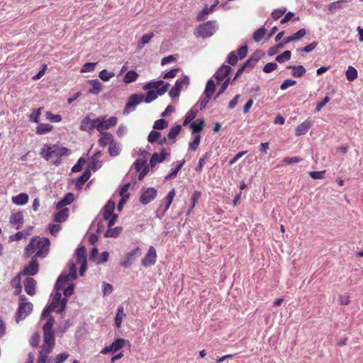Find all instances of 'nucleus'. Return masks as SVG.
Segmentation results:
<instances>
[{
	"label": "nucleus",
	"instance_id": "e2e57ef3",
	"mask_svg": "<svg viewBox=\"0 0 363 363\" xmlns=\"http://www.w3.org/2000/svg\"><path fill=\"white\" fill-rule=\"evenodd\" d=\"M41 110L42 108H39L38 110H33L30 115V120L35 123H38Z\"/></svg>",
	"mask_w": 363,
	"mask_h": 363
},
{
	"label": "nucleus",
	"instance_id": "0e129e2a",
	"mask_svg": "<svg viewBox=\"0 0 363 363\" xmlns=\"http://www.w3.org/2000/svg\"><path fill=\"white\" fill-rule=\"evenodd\" d=\"M201 137L199 135H196L191 143H189V148L191 150H196L200 143Z\"/></svg>",
	"mask_w": 363,
	"mask_h": 363
},
{
	"label": "nucleus",
	"instance_id": "4be33fe9",
	"mask_svg": "<svg viewBox=\"0 0 363 363\" xmlns=\"http://www.w3.org/2000/svg\"><path fill=\"white\" fill-rule=\"evenodd\" d=\"M35 286H36V281L33 278L28 277L25 279V281H24L25 291L29 296H33L35 294Z\"/></svg>",
	"mask_w": 363,
	"mask_h": 363
},
{
	"label": "nucleus",
	"instance_id": "7ed1b4c3",
	"mask_svg": "<svg viewBox=\"0 0 363 363\" xmlns=\"http://www.w3.org/2000/svg\"><path fill=\"white\" fill-rule=\"evenodd\" d=\"M216 30V21H208L199 25L194 31L196 37L208 38L213 35Z\"/></svg>",
	"mask_w": 363,
	"mask_h": 363
},
{
	"label": "nucleus",
	"instance_id": "7c9ffc66",
	"mask_svg": "<svg viewBox=\"0 0 363 363\" xmlns=\"http://www.w3.org/2000/svg\"><path fill=\"white\" fill-rule=\"evenodd\" d=\"M74 201V195L72 193H68L56 205L57 209H60L64 206L70 204Z\"/></svg>",
	"mask_w": 363,
	"mask_h": 363
},
{
	"label": "nucleus",
	"instance_id": "13d9d810",
	"mask_svg": "<svg viewBox=\"0 0 363 363\" xmlns=\"http://www.w3.org/2000/svg\"><path fill=\"white\" fill-rule=\"evenodd\" d=\"M257 60H253L252 58L251 59H249L243 65L241 68H240L237 72H236V74H235V79L238 77L243 72L244 69L248 66H252L253 67V62H257Z\"/></svg>",
	"mask_w": 363,
	"mask_h": 363
},
{
	"label": "nucleus",
	"instance_id": "20e7f679",
	"mask_svg": "<svg viewBox=\"0 0 363 363\" xmlns=\"http://www.w3.org/2000/svg\"><path fill=\"white\" fill-rule=\"evenodd\" d=\"M215 82L212 79H209L206 85L205 90L203 91V95L200 98L197 104L196 105L199 106V109L202 110L206 108L207 104L209 102L211 96L215 91Z\"/></svg>",
	"mask_w": 363,
	"mask_h": 363
},
{
	"label": "nucleus",
	"instance_id": "4468645a",
	"mask_svg": "<svg viewBox=\"0 0 363 363\" xmlns=\"http://www.w3.org/2000/svg\"><path fill=\"white\" fill-rule=\"evenodd\" d=\"M98 123V118L91 120L89 116H86L84 118L80 123L79 129L83 131H92L95 128L97 129Z\"/></svg>",
	"mask_w": 363,
	"mask_h": 363
},
{
	"label": "nucleus",
	"instance_id": "5fc2aeb1",
	"mask_svg": "<svg viewBox=\"0 0 363 363\" xmlns=\"http://www.w3.org/2000/svg\"><path fill=\"white\" fill-rule=\"evenodd\" d=\"M302 160L299 157H286L283 159L282 164L289 165L294 163H298Z\"/></svg>",
	"mask_w": 363,
	"mask_h": 363
},
{
	"label": "nucleus",
	"instance_id": "412c9836",
	"mask_svg": "<svg viewBox=\"0 0 363 363\" xmlns=\"http://www.w3.org/2000/svg\"><path fill=\"white\" fill-rule=\"evenodd\" d=\"M101 133V136L99 139V144L101 147H105L108 145H111L113 141V135L108 132H99Z\"/></svg>",
	"mask_w": 363,
	"mask_h": 363
},
{
	"label": "nucleus",
	"instance_id": "6e6d98bb",
	"mask_svg": "<svg viewBox=\"0 0 363 363\" xmlns=\"http://www.w3.org/2000/svg\"><path fill=\"white\" fill-rule=\"evenodd\" d=\"M161 136V133L157 131L152 130L147 138V140L150 143H154L155 142H157Z\"/></svg>",
	"mask_w": 363,
	"mask_h": 363
},
{
	"label": "nucleus",
	"instance_id": "69168bd1",
	"mask_svg": "<svg viewBox=\"0 0 363 363\" xmlns=\"http://www.w3.org/2000/svg\"><path fill=\"white\" fill-rule=\"evenodd\" d=\"M238 61V55L235 54V52H231L228 57V60H227V62L229 65H235L237 64Z\"/></svg>",
	"mask_w": 363,
	"mask_h": 363
},
{
	"label": "nucleus",
	"instance_id": "a19ab883",
	"mask_svg": "<svg viewBox=\"0 0 363 363\" xmlns=\"http://www.w3.org/2000/svg\"><path fill=\"white\" fill-rule=\"evenodd\" d=\"M204 124H205V122H204L203 119H199L198 121V123H196V122L191 123L190 125V128L192 130V133H196L201 132L203 129Z\"/></svg>",
	"mask_w": 363,
	"mask_h": 363
},
{
	"label": "nucleus",
	"instance_id": "2eb2a0df",
	"mask_svg": "<svg viewBox=\"0 0 363 363\" xmlns=\"http://www.w3.org/2000/svg\"><path fill=\"white\" fill-rule=\"evenodd\" d=\"M55 289L56 292L53 296L52 302L48 307L43 310L42 313L43 318L48 316L52 311H54V310L56 308V303H59V302L62 299L61 298L62 295L60 293L62 289L57 290L55 288Z\"/></svg>",
	"mask_w": 363,
	"mask_h": 363
},
{
	"label": "nucleus",
	"instance_id": "cd10ccee",
	"mask_svg": "<svg viewBox=\"0 0 363 363\" xmlns=\"http://www.w3.org/2000/svg\"><path fill=\"white\" fill-rule=\"evenodd\" d=\"M126 315L124 312V308L122 306H120L117 309V313L115 317V325L117 328L121 327L122 322L125 318Z\"/></svg>",
	"mask_w": 363,
	"mask_h": 363
},
{
	"label": "nucleus",
	"instance_id": "6e6552de",
	"mask_svg": "<svg viewBox=\"0 0 363 363\" xmlns=\"http://www.w3.org/2000/svg\"><path fill=\"white\" fill-rule=\"evenodd\" d=\"M157 194V191L153 187L143 189L140 197V202L143 205H147L153 201Z\"/></svg>",
	"mask_w": 363,
	"mask_h": 363
},
{
	"label": "nucleus",
	"instance_id": "dca6fc26",
	"mask_svg": "<svg viewBox=\"0 0 363 363\" xmlns=\"http://www.w3.org/2000/svg\"><path fill=\"white\" fill-rule=\"evenodd\" d=\"M38 262L36 259V257H34L31 259L28 264L25 266L21 274L24 276H33L38 273Z\"/></svg>",
	"mask_w": 363,
	"mask_h": 363
},
{
	"label": "nucleus",
	"instance_id": "a18cd8bd",
	"mask_svg": "<svg viewBox=\"0 0 363 363\" xmlns=\"http://www.w3.org/2000/svg\"><path fill=\"white\" fill-rule=\"evenodd\" d=\"M121 231V228L116 227L114 228H109L107 230L105 233L104 236L106 238H116L118 236L119 233Z\"/></svg>",
	"mask_w": 363,
	"mask_h": 363
},
{
	"label": "nucleus",
	"instance_id": "c03bdc74",
	"mask_svg": "<svg viewBox=\"0 0 363 363\" xmlns=\"http://www.w3.org/2000/svg\"><path fill=\"white\" fill-rule=\"evenodd\" d=\"M11 284L13 286L15 290L13 294L15 295H18L21 292V285L20 282V274L17 275L16 277H14L11 281Z\"/></svg>",
	"mask_w": 363,
	"mask_h": 363
},
{
	"label": "nucleus",
	"instance_id": "f8f14e48",
	"mask_svg": "<svg viewBox=\"0 0 363 363\" xmlns=\"http://www.w3.org/2000/svg\"><path fill=\"white\" fill-rule=\"evenodd\" d=\"M118 119L115 116H112L109 118L108 120H106L105 117H99L98 118V123L97 130L99 132H102L105 130H108L113 126H115L117 123Z\"/></svg>",
	"mask_w": 363,
	"mask_h": 363
},
{
	"label": "nucleus",
	"instance_id": "c9c22d12",
	"mask_svg": "<svg viewBox=\"0 0 363 363\" xmlns=\"http://www.w3.org/2000/svg\"><path fill=\"white\" fill-rule=\"evenodd\" d=\"M153 36V33L143 35L140 40L138 42V48L139 50L143 48L146 44L150 43Z\"/></svg>",
	"mask_w": 363,
	"mask_h": 363
},
{
	"label": "nucleus",
	"instance_id": "37998d69",
	"mask_svg": "<svg viewBox=\"0 0 363 363\" xmlns=\"http://www.w3.org/2000/svg\"><path fill=\"white\" fill-rule=\"evenodd\" d=\"M52 146L44 145L41 149L40 155L46 160H49L52 156Z\"/></svg>",
	"mask_w": 363,
	"mask_h": 363
},
{
	"label": "nucleus",
	"instance_id": "393cba45",
	"mask_svg": "<svg viewBox=\"0 0 363 363\" xmlns=\"http://www.w3.org/2000/svg\"><path fill=\"white\" fill-rule=\"evenodd\" d=\"M29 196L26 193H21L11 198L12 202L17 206H23L28 202Z\"/></svg>",
	"mask_w": 363,
	"mask_h": 363
},
{
	"label": "nucleus",
	"instance_id": "864d4df0",
	"mask_svg": "<svg viewBox=\"0 0 363 363\" xmlns=\"http://www.w3.org/2000/svg\"><path fill=\"white\" fill-rule=\"evenodd\" d=\"M96 65V62H86L83 65L80 72L82 73L93 72L95 69Z\"/></svg>",
	"mask_w": 363,
	"mask_h": 363
},
{
	"label": "nucleus",
	"instance_id": "473e14b6",
	"mask_svg": "<svg viewBox=\"0 0 363 363\" xmlns=\"http://www.w3.org/2000/svg\"><path fill=\"white\" fill-rule=\"evenodd\" d=\"M89 83L92 85V88L89 91V92L92 94H99L102 89V84L98 79L89 80Z\"/></svg>",
	"mask_w": 363,
	"mask_h": 363
},
{
	"label": "nucleus",
	"instance_id": "4c0bfd02",
	"mask_svg": "<svg viewBox=\"0 0 363 363\" xmlns=\"http://www.w3.org/2000/svg\"><path fill=\"white\" fill-rule=\"evenodd\" d=\"M346 78L349 82H353L357 78V70L352 66H349L345 73Z\"/></svg>",
	"mask_w": 363,
	"mask_h": 363
},
{
	"label": "nucleus",
	"instance_id": "5701e85b",
	"mask_svg": "<svg viewBox=\"0 0 363 363\" xmlns=\"http://www.w3.org/2000/svg\"><path fill=\"white\" fill-rule=\"evenodd\" d=\"M52 152L53 157L67 156L71 154V150L65 147H60L57 145L52 146Z\"/></svg>",
	"mask_w": 363,
	"mask_h": 363
},
{
	"label": "nucleus",
	"instance_id": "ddd939ff",
	"mask_svg": "<svg viewBox=\"0 0 363 363\" xmlns=\"http://www.w3.org/2000/svg\"><path fill=\"white\" fill-rule=\"evenodd\" d=\"M133 167L138 174V179L142 180L149 172V167L146 160L143 159H138L133 163Z\"/></svg>",
	"mask_w": 363,
	"mask_h": 363
},
{
	"label": "nucleus",
	"instance_id": "ea45409f",
	"mask_svg": "<svg viewBox=\"0 0 363 363\" xmlns=\"http://www.w3.org/2000/svg\"><path fill=\"white\" fill-rule=\"evenodd\" d=\"M189 84V78L187 76H184L182 78L178 79L174 86H177L180 91L184 88H187Z\"/></svg>",
	"mask_w": 363,
	"mask_h": 363
},
{
	"label": "nucleus",
	"instance_id": "9d476101",
	"mask_svg": "<svg viewBox=\"0 0 363 363\" xmlns=\"http://www.w3.org/2000/svg\"><path fill=\"white\" fill-rule=\"evenodd\" d=\"M143 101V94H133L128 98V101L123 110L124 114H128L130 111H133L135 106Z\"/></svg>",
	"mask_w": 363,
	"mask_h": 363
},
{
	"label": "nucleus",
	"instance_id": "6ab92c4d",
	"mask_svg": "<svg viewBox=\"0 0 363 363\" xmlns=\"http://www.w3.org/2000/svg\"><path fill=\"white\" fill-rule=\"evenodd\" d=\"M231 72V67L228 65H222L218 70L214 74L215 78L218 81L221 82L225 80Z\"/></svg>",
	"mask_w": 363,
	"mask_h": 363
},
{
	"label": "nucleus",
	"instance_id": "338daca9",
	"mask_svg": "<svg viewBox=\"0 0 363 363\" xmlns=\"http://www.w3.org/2000/svg\"><path fill=\"white\" fill-rule=\"evenodd\" d=\"M49 354L50 353H46L42 348V350L39 352L37 363H46L48 361V354Z\"/></svg>",
	"mask_w": 363,
	"mask_h": 363
},
{
	"label": "nucleus",
	"instance_id": "052dcab7",
	"mask_svg": "<svg viewBox=\"0 0 363 363\" xmlns=\"http://www.w3.org/2000/svg\"><path fill=\"white\" fill-rule=\"evenodd\" d=\"M199 111V108H196V106L192 107L186 113V116L187 118V121H192L194 119L197 115Z\"/></svg>",
	"mask_w": 363,
	"mask_h": 363
},
{
	"label": "nucleus",
	"instance_id": "a878e982",
	"mask_svg": "<svg viewBox=\"0 0 363 363\" xmlns=\"http://www.w3.org/2000/svg\"><path fill=\"white\" fill-rule=\"evenodd\" d=\"M137 250L138 248L127 253L124 259L121 262V265L125 268L129 267L135 260V255Z\"/></svg>",
	"mask_w": 363,
	"mask_h": 363
},
{
	"label": "nucleus",
	"instance_id": "49530a36",
	"mask_svg": "<svg viewBox=\"0 0 363 363\" xmlns=\"http://www.w3.org/2000/svg\"><path fill=\"white\" fill-rule=\"evenodd\" d=\"M291 52L289 50H286L281 55H277L276 57L275 60H276V61H277L279 63H283L286 61L289 60L291 58Z\"/></svg>",
	"mask_w": 363,
	"mask_h": 363
},
{
	"label": "nucleus",
	"instance_id": "f704fd0d",
	"mask_svg": "<svg viewBox=\"0 0 363 363\" xmlns=\"http://www.w3.org/2000/svg\"><path fill=\"white\" fill-rule=\"evenodd\" d=\"M91 174L89 170H86L82 176H80L76 182V187L78 189H82L84 184L90 178Z\"/></svg>",
	"mask_w": 363,
	"mask_h": 363
},
{
	"label": "nucleus",
	"instance_id": "bb28decb",
	"mask_svg": "<svg viewBox=\"0 0 363 363\" xmlns=\"http://www.w3.org/2000/svg\"><path fill=\"white\" fill-rule=\"evenodd\" d=\"M69 216V209L67 208H60V211L54 215V220L56 223H62L66 220Z\"/></svg>",
	"mask_w": 363,
	"mask_h": 363
},
{
	"label": "nucleus",
	"instance_id": "1a4fd4ad",
	"mask_svg": "<svg viewBox=\"0 0 363 363\" xmlns=\"http://www.w3.org/2000/svg\"><path fill=\"white\" fill-rule=\"evenodd\" d=\"M169 86V83L164 84L161 89H159L157 91L154 90H150L146 94H143V101L149 104L155 100L158 96L163 95L168 89Z\"/></svg>",
	"mask_w": 363,
	"mask_h": 363
},
{
	"label": "nucleus",
	"instance_id": "f03ea898",
	"mask_svg": "<svg viewBox=\"0 0 363 363\" xmlns=\"http://www.w3.org/2000/svg\"><path fill=\"white\" fill-rule=\"evenodd\" d=\"M55 320L53 317H50L43 327V344L42 348L46 353H50L55 345L52 326Z\"/></svg>",
	"mask_w": 363,
	"mask_h": 363
},
{
	"label": "nucleus",
	"instance_id": "58836bf2",
	"mask_svg": "<svg viewBox=\"0 0 363 363\" xmlns=\"http://www.w3.org/2000/svg\"><path fill=\"white\" fill-rule=\"evenodd\" d=\"M52 125L48 123H40L36 128V133L38 135H43L49 133L52 129Z\"/></svg>",
	"mask_w": 363,
	"mask_h": 363
},
{
	"label": "nucleus",
	"instance_id": "423d86ee",
	"mask_svg": "<svg viewBox=\"0 0 363 363\" xmlns=\"http://www.w3.org/2000/svg\"><path fill=\"white\" fill-rule=\"evenodd\" d=\"M33 311V304L30 302H23L18 304V308L16 313V320L18 323L20 320L26 318Z\"/></svg>",
	"mask_w": 363,
	"mask_h": 363
},
{
	"label": "nucleus",
	"instance_id": "e433bc0d",
	"mask_svg": "<svg viewBox=\"0 0 363 363\" xmlns=\"http://www.w3.org/2000/svg\"><path fill=\"white\" fill-rule=\"evenodd\" d=\"M164 85V82L162 80H160V81H153V82H148V83H146L144 86H143V89L144 90H150V89H161L162 87H160L162 85Z\"/></svg>",
	"mask_w": 363,
	"mask_h": 363
},
{
	"label": "nucleus",
	"instance_id": "0eeeda50",
	"mask_svg": "<svg viewBox=\"0 0 363 363\" xmlns=\"http://www.w3.org/2000/svg\"><path fill=\"white\" fill-rule=\"evenodd\" d=\"M175 190L173 189H172L167 195V196L164 199L165 204L163 206L161 204L158 208L156 211L157 216L160 218H162V217L165 214L167 211L169 209L170 205L172 203V201L175 196Z\"/></svg>",
	"mask_w": 363,
	"mask_h": 363
},
{
	"label": "nucleus",
	"instance_id": "f257e3e1",
	"mask_svg": "<svg viewBox=\"0 0 363 363\" xmlns=\"http://www.w3.org/2000/svg\"><path fill=\"white\" fill-rule=\"evenodd\" d=\"M50 240L46 238L33 237L25 249V255L30 257L35 253L34 257H45L49 251Z\"/></svg>",
	"mask_w": 363,
	"mask_h": 363
},
{
	"label": "nucleus",
	"instance_id": "3c124183",
	"mask_svg": "<svg viewBox=\"0 0 363 363\" xmlns=\"http://www.w3.org/2000/svg\"><path fill=\"white\" fill-rule=\"evenodd\" d=\"M265 33H266L265 28H260L257 29L253 34V36H252L253 40L255 42H259L263 38Z\"/></svg>",
	"mask_w": 363,
	"mask_h": 363
},
{
	"label": "nucleus",
	"instance_id": "f3484780",
	"mask_svg": "<svg viewBox=\"0 0 363 363\" xmlns=\"http://www.w3.org/2000/svg\"><path fill=\"white\" fill-rule=\"evenodd\" d=\"M157 252L156 250L152 247H150L147 254L142 259V264L145 267L153 265L156 262Z\"/></svg>",
	"mask_w": 363,
	"mask_h": 363
},
{
	"label": "nucleus",
	"instance_id": "de8ad7c7",
	"mask_svg": "<svg viewBox=\"0 0 363 363\" xmlns=\"http://www.w3.org/2000/svg\"><path fill=\"white\" fill-rule=\"evenodd\" d=\"M115 76L114 73L112 72H108L107 69H104L99 72V78L105 82L108 81L110 79Z\"/></svg>",
	"mask_w": 363,
	"mask_h": 363
},
{
	"label": "nucleus",
	"instance_id": "c85d7f7f",
	"mask_svg": "<svg viewBox=\"0 0 363 363\" xmlns=\"http://www.w3.org/2000/svg\"><path fill=\"white\" fill-rule=\"evenodd\" d=\"M115 208V203L112 201H108L104 206L103 216L106 220L109 219L111 216L113 214V210Z\"/></svg>",
	"mask_w": 363,
	"mask_h": 363
},
{
	"label": "nucleus",
	"instance_id": "b1692460",
	"mask_svg": "<svg viewBox=\"0 0 363 363\" xmlns=\"http://www.w3.org/2000/svg\"><path fill=\"white\" fill-rule=\"evenodd\" d=\"M312 125V121L310 120H306L302 123L299 124L296 128V135H305Z\"/></svg>",
	"mask_w": 363,
	"mask_h": 363
},
{
	"label": "nucleus",
	"instance_id": "72a5a7b5",
	"mask_svg": "<svg viewBox=\"0 0 363 363\" xmlns=\"http://www.w3.org/2000/svg\"><path fill=\"white\" fill-rule=\"evenodd\" d=\"M138 78V74L134 71H128L123 77V82L125 84H130L135 82Z\"/></svg>",
	"mask_w": 363,
	"mask_h": 363
},
{
	"label": "nucleus",
	"instance_id": "603ef678",
	"mask_svg": "<svg viewBox=\"0 0 363 363\" xmlns=\"http://www.w3.org/2000/svg\"><path fill=\"white\" fill-rule=\"evenodd\" d=\"M181 129L182 126L180 125H177L174 127H172L169 131L168 138L174 139L180 133Z\"/></svg>",
	"mask_w": 363,
	"mask_h": 363
},
{
	"label": "nucleus",
	"instance_id": "09e8293b",
	"mask_svg": "<svg viewBox=\"0 0 363 363\" xmlns=\"http://www.w3.org/2000/svg\"><path fill=\"white\" fill-rule=\"evenodd\" d=\"M120 152L121 147L118 144L112 143L111 145H110L108 148V152L111 157L118 156L120 154Z\"/></svg>",
	"mask_w": 363,
	"mask_h": 363
},
{
	"label": "nucleus",
	"instance_id": "8fccbe9b",
	"mask_svg": "<svg viewBox=\"0 0 363 363\" xmlns=\"http://www.w3.org/2000/svg\"><path fill=\"white\" fill-rule=\"evenodd\" d=\"M184 163H185L184 160H183L182 162H180L177 165V167L172 171V172H170L169 174H168L167 175L165 176L164 179L165 180H168V179H170L176 177V175L177 174L178 172L181 169V168L183 167Z\"/></svg>",
	"mask_w": 363,
	"mask_h": 363
},
{
	"label": "nucleus",
	"instance_id": "bf43d9fd",
	"mask_svg": "<svg viewBox=\"0 0 363 363\" xmlns=\"http://www.w3.org/2000/svg\"><path fill=\"white\" fill-rule=\"evenodd\" d=\"M200 196H201V192L197 191L194 192V194L191 198V206L190 209L189 210L187 214H189L191 213V211L194 208V206H195L196 203H197Z\"/></svg>",
	"mask_w": 363,
	"mask_h": 363
},
{
	"label": "nucleus",
	"instance_id": "c756f323",
	"mask_svg": "<svg viewBox=\"0 0 363 363\" xmlns=\"http://www.w3.org/2000/svg\"><path fill=\"white\" fill-rule=\"evenodd\" d=\"M101 155V152L98 151L92 156L91 159L90 167L94 171L97 170L101 167V162L99 160Z\"/></svg>",
	"mask_w": 363,
	"mask_h": 363
},
{
	"label": "nucleus",
	"instance_id": "9b49d317",
	"mask_svg": "<svg viewBox=\"0 0 363 363\" xmlns=\"http://www.w3.org/2000/svg\"><path fill=\"white\" fill-rule=\"evenodd\" d=\"M126 342L128 343V341L125 339L117 338L111 343V345L109 346H106L104 349H102L100 353L102 354H106L110 352H116L122 347H123Z\"/></svg>",
	"mask_w": 363,
	"mask_h": 363
},
{
	"label": "nucleus",
	"instance_id": "79ce46f5",
	"mask_svg": "<svg viewBox=\"0 0 363 363\" xmlns=\"http://www.w3.org/2000/svg\"><path fill=\"white\" fill-rule=\"evenodd\" d=\"M77 262H86V250L84 247H80L76 252Z\"/></svg>",
	"mask_w": 363,
	"mask_h": 363
},
{
	"label": "nucleus",
	"instance_id": "680f3d73",
	"mask_svg": "<svg viewBox=\"0 0 363 363\" xmlns=\"http://www.w3.org/2000/svg\"><path fill=\"white\" fill-rule=\"evenodd\" d=\"M46 118L51 122L57 123L62 121V117L59 114H52L48 111L46 113Z\"/></svg>",
	"mask_w": 363,
	"mask_h": 363
},
{
	"label": "nucleus",
	"instance_id": "aec40b11",
	"mask_svg": "<svg viewBox=\"0 0 363 363\" xmlns=\"http://www.w3.org/2000/svg\"><path fill=\"white\" fill-rule=\"evenodd\" d=\"M169 154L166 152L163 149L162 152L158 153H154L150 159V163L152 167H155L157 163L162 162Z\"/></svg>",
	"mask_w": 363,
	"mask_h": 363
},
{
	"label": "nucleus",
	"instance_id": "4d7b16f0",
	"mask_svg": "<svg viewBox=\"0 0 363 363\" xmlns=\"http://www.w3.org/2000/svg\"><path fill=\"white\" fill-rule=\"evenodd\" d=\"M167 122L164 119L157 120L153 125V128L157 130H162L167 127Z\"/></svg>",
	"mask_w": 363,
	"mask_h": 363
},
{
	"label": "nucleus",
	"instance_id": "774afa93",
	"mask_svg": "<svg viewBox=\"0 0 363 363\" xmlns=\"http://www.w3.org/2000/svg\"><path fill=\"white\" fill-rule=\"evenodd\" d=\"M69 357V354L67 352L60 353L56 356L55 363H63Z\"/></svg>",
	"mask_w": 363,
	"mask_h": 363
},
{
	"label": "nucleus",
	"instance_id": "2f4dec72",
	"mask_svg": "<svg viewBox=\"0 0 363 363\" xmlns=\"http://www.w3.org/2000/svg\"><path fill=\"white\" fill-rule=\"evenodd\" d=\"M287 68L292 69L291 74L294 77H301L306 72V69L302 65H298V66L289 65V66H288Z\"/></svg>",
	"mask_w": 363,
	"mask_h": 363
},
{
	"label": "nucleus",
	"instance_id": "39448f33",
	"mask_svg": "<svg viewBox=\"0 0 363 363\" xmlns=\"http://www.w3.org/2000/svg\"><path fill=\"white\" fill-rule=\"evenodd\" d=\"M77 278V266L75 264H72L69 268L68 274H61L55 284V289L57 290L62 289L65 284L69 280L72 281Z\"/></svg>",
	"mask_w": 363,
	"mask_h": 363
},
{
	"label": "nucleus",
	"instance_id": "a211bd4d",
	"mask_svg": "<svg viewBox=\"0 0 363 363\" xmlns=\"http://www.w3.org/2000/svg\"><path fill=\"white\" fill-rule=\"evenodd\" d=\"M23 213L21 211H19L16 213H12L9 218V223L15 227L16 230L21 228L22 225L23 224Z\"/></svg>",
	"mask_w": 363,
	"mask_h": 363
}]
</instances>
